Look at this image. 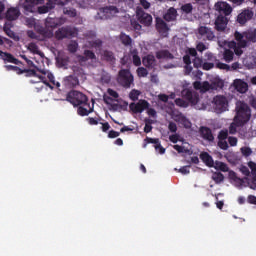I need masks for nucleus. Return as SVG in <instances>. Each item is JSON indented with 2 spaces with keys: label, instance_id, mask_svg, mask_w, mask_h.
<instances>
[{
  "label": "nucleus",
  "instance_id": "a18cd8bd",
  "mask_svg": "<svg viewBox=\"0 0 256 256\" xmlns=\"http://www.w3.org/2000/svg\"><path fill=\"white\" fill-rule=\"evenodd\" d=\"M139 95H141V91L136 89L131 90V92L129 93L131 101H137L139 99Z\"/></svg>",
  "mask_w": 256,
  "mask_h": 256
},
{
  "label": "nucleus",
  "instance_id": "9d476101",
  "mask_svg": "<svg viewBox=\"0 0 256 256\" xmlns=\"http://www.w3.org/2000/svg\"><path fill=\"white\" fill-rule=\"evenodd\" d=\"M129 107L135 114L143 113L145 109H149V102L147 100H140L137 103L132 102Z\"/></svg>",
  "mask_w": 256,
  "mask_h": 256
},
{
  "label": "nucleus",
  "instance_id": "72a5a7b5",
  "mask_svg": "<svg viewBox=\"0 0 256 256\" xmlns=\"http://www.w3.org/2000/svg\"><path fill=\"white\" fill-rule=\"evenodd\" d=\"M218 139V147L225 150V130L220 131V133L218 134Z\"/></svg>",
  "mask_w": 256,
  "mask_h": 256
},
{
  "label": "nucleus",
  "instance_id": "338daca9",
  "mask_svg": "<svg viewBox=\"0 0 256 256\" xmlns=\"http://www.w3.org/2000/svg\"><path fill=\"white\" fill-rule=\"evenodd\" d=\"M107 93H108V95H110V97H113L114 99H119V93H117V91L109 88L107 90Z\"/></svg>",
  "mask_w": 256,
  "mask_h": 256
},
{
  "label": "nucleus",
  "instance_id": "20e7f679",
  "mask_svg": "<svg viewBox=\"0 0 256 256\" xmlns=\"http://www.w3.org/2000/svg\"><path fill=\"white\" fill-rule=\"evenodd\" d=\"M214 9L218 12L214 23L216 31H225V2H217Z\"/></svg>",
  "mask_w": 256,
  "mask_h": 256
},
{
  "label": "nucleus",
  "instance_id": "aec40b11",
  "mask_svg": "<svg viewBox=\"0 0 256 256\" xmlns=\"http://www.w3.org/2000/svg\"><path fill=\"white\" fill-rule=\"evenodd\" d=\"M142 64L147 69H154L155 65H157V60L154 55L148 54L142 58Z\"/></svg>",
  "mask_w": 256,
  "mask_h": 256
},
{
  "label": "nucleus",
  "instance_id": "a211bd4d",
  "mask_svg": "<svg viewBox=\"0 0 256 256\" xmlns=\"http://www.w3.org/2000/svg\"><path fill=\"white\" fill-rule=\"evenodd\" d=\"M63 85L66 89H73L79 85V78L77 76H67L63 79Z\"/></svg>",
  "mask_w": 256,
  "mask_h": 256
},
{
  "label": "nucleus",
  "instance_id": "69168bd1",
  "mask_svg": "<svg viewBox=\"0 0 256 256\" xmlns=\"http://www.w3.org/2000/svg\"><path fill=\"white\" fill-rule=\"evenodd\" d=\"M196 49L199 53H203V51L207 50V46L203 42H200L197 44Z\"/></svg>",
  "mask_w": 256,
  "mask_h": 256
},
{
  "label": "nucleus",
  "instance_id": "dca6fc26",
  "mask_svg": "<svg viewBox=\"0 0 256 256\" xmlns=\"http://www.w3.org/2000/svg\"><path fill=\"white\" fill-rule=\"evenodd\" d=\"M199 133L204 141H209V143H213L215 141V136H213V131H211V128L201 126L199 128Z\"/></svg>",
  "mask_w": 256,
  "mask_h": 256
},
{
  "label": "nucleus",
  "instance_id": "13d9d810",
  "mask_svg": "<svg viewBox=\"0 0 256 256\" xmlns=\"http://www.w3.org/2000/svg\"><path fill=\"white\" fill-rule=\"evenodd\" d=\"M43 75L47 76V79H49L50 83H52V85H55V76L53 75V73L47 71H42Z\"/></svg>",
  "mask_w": 256,
  "mask_h": 256
},
{
  "label": "nucleus",
  "instance_id": "b1692460",
  "mask_svg": "<svg viewBox=\"0 0 256 256\" xmlns=\"http://www.w3.org/2000/svg\"><path fill=\"white\" fill-rule=\"evenodd\" d=\"M234 87L238 93H247L249 89V85H247L243 80H235Z\"/></svg>",
  "mask_w": 256,
  "mask_h": 256
},
{
  "label": "nucleus",
  "instance_id": "393cba45",
  "mask_svg": "<svg viewBox=\"0 0 256 256\" xmlns=\"http://www.w3.org/2000/svg\"><path fill=\"white\" fill-rule=\"evenodd\" d=\"M174 120L177 123H180V125H183L185 129H191V121H189L183 114H177Z\"/></svg>",
  "mask_w": 256,
  "mask_h": 256
},
{
  "label": "nucleus",
  "instance_id": "5fc2aeb1",
  "mask_svg": "<svg viewBox=\"0 0 256 256\" xmlns=\"http://www.w3.org/2000/svg\"><path fill=\"white\" fill-rule=\"evenodd\" d=\"M78 47H79V44H77V42H72L68 45V51L70 53H77Z\"/></svg>",
  "mask_w": 256,
  "mask_h": 256
},
{
  "label": "nucleus",
  "instance_id": "774afa93",
  "mask_svg": "<svg viewBox=\"0 0 256 256\" xmlns=\"http://www.w3.org/2000/svg\"><path fill=\"white\" fill-rule=\"evenodd\" d=\"M154 149L156 151H159L160 155H164V153H165V148L163 146H161V143L154 145Z\"/></svg>",
  "mask_w": 256,
  "mask_h": 256
},
{
  "label": "nucleus",
  "instance_id": "423d86ee",
  "mask_svg": "<svg viewBox=\"0 0 256 256\" xmlns=\"http://www.w3.org/2000/svg\"><path fill=\"white\" fill-rule=\"evenodd\" d=\"M136 17L138 18L139 23L145 25V27H149L151 23H153V16L151 14L145 12L143 8L136 9Z\"/></svg>",
  "mask_w": 256,
  "mask_h": 256
},
{
  "label": "nucleus",
  "instance_id": "c756f323",
  "mask_svg": "<svg viewBox=\"0 0 256 256\" xmlns=\"http://www.w3.org/2000/svg\"><path fill=\"white\" fill-rule=\"evenodd\" d=\"M156 58L158 59H175V56L169 52V50H159L156 52Z\"/></svg>",
  "mask_w": 256,
  "mask_h": 256
},
{
  "label": "nucleus",
  "instance_id": "6e6552de",
  "mask_svg": "<svg viewBox=\"0 0 256 256\" xmlns=\"http://www.w3.org/2000/svg\"><path fill=\"white\" fill-rule=\"evenodd\" d=\"M213 109L215 113H224L225 112V96L217 95L213 98L212 101Z\"/></svg>",
  "mask_w": 256,
  "mask_h": 256
},
{
  "label": "nucleus",
  "instance_id": "6e6d98bb",
  "mask_svg": "<svg viewBox=\"0 0 256 256\" xmlns=\"http://www.w3.org/2000/svg\"><path fill=\"white\" fill-rule=\"evenodd\" d=\"M241 127V125H238L237 122H235V118H234V123H232L229 127V133H231L232 135L237 133V128Z\"/></svg>",
  "mask_w": 256,
  "mask_h": 256
},
{
  "label": "nucleus",
  "instance_id": "09e8293b",
  "mask_svg": "<svg viewBox=\"0 0 256 256\" xmlns=\"http://www.w3.org/2000/svg\"><path fill=\"white\" fill-rule=\"evenodd\" d=\"M28 49L31 53L39 55V46H37V44L31 42L30 44H28Z\"/></svg>",
  "mask_w": 256,
  "mask_h": 256
},
{
  "label": "nucleus",
  "instance_id": "a878e982",
  "mask_svg": "<svg viewBox=\"0 0 256 256\" xmlns=\"http://www.w3.org/2000/svg\"><path fill=\"white\" fill-rule=\"evenodd\" d=\"M119 40L121 41L122 45L124 47H133V38L131 36L127 35L124 32H121L119 35Z\"/></svg>",
  "mask_w": 256,
  "mask_h": 256
},
{
  "label": "nucleus",
  "instance_id": "f3484780",
  "mask_svg": "<svg viewBox=\"0 0 256 256\" xmlns=\"http://www.w3.org/2000/svg\"><path fill=\"white\" fill-rule=\"evenodd\" d=\"M21 16V10L17 7H10L5 13V19L7 21H17Z\"/></svg>",
  "mask_w": 256,
  "mask_h": 256
},
{
  "label": "nucleus",
  "instance_id": "f8f14e48",
  "mask_svg": "<svg viewBox=\"0 0 256 256\" xmlns=\"http://www.w3.org/2000/svg\"><path fill=\"white\" fill-rule=\"evenodd\" d=\"M253 10L251 9H244L240 14H238L237 16V22L240 25H245V23H247V21H251V19H253Z\"/></svg>",
  "mask_w": 256,
  "mask_h": 256
},
{
  "label": "nucleus",
  "instance_id": "6ab92c4d",
  "mask_svg": "<svg viewBox=\"0 0 256 256\" xmlns=\"http://www.w3.org/2000/svg\"><path fill=\"white\" fill-rule=\"evenodd\" d=\"M156 29L160 35H167L169 33V26L162 18H156Z\"/></svg>",
  "mask_w": 256,
  "mask_h": 256
},
{
  "label": "nucleus",
  "instance_id": "2f4dec72",
  "mask_svg": "<svg viewBox=\"0 0 256 256\" xmlns=\"http://www.w3.org/2000/svg\"><path fill=\"white\" fill-rule=\"evenodd\" d=\"M104 12L107 14V17H115L119 13V9L116 6H109L104 8Z\"/></svg>",
  "mask_w": 256,
  "mask_h": 256
},
{
  "label": "nucleus",
  "instance_id": "ddd939ff",
  "mask_svg": "<svg viewBox=\"0 0 256 256\" xmlns=\"http://www.w3.org/2000/svg\"><path fill=\"white\" fill-rule=\"evenodd\" d=\"M0 59H2L5 65H7V63H13L14 65H21V61L15 58L13 54L9 52H3V50H0Z\"/></svg>",
  "mask_w": 256,
  "mask_h": 256
},
{
  "label": "nucleus",
  "instance_id": "7c9ffc66",
  "mask_svg": "<svg viewBox=\"0 0 256 256\" xmlns=\"http://www.w3.org/2000/svg\"><path fill=\"white\" fill-rule=\"evenodd\" d=\"M131 55H132L133 65H135V67H140L141 57H139V52L137 51V49L132 50Z\"/></svg>",
  "mask_w": 256,
  "mask_h": 256
},
{
  "label": "nucleus",
  "instance_id": "cd10ccee",
  "mask_svg": "<svg viewBox=\"0 0 256 256\" xmlns=\"http://www.w3.org/2000/svg\"><path fill=\"white\" fill-rule=\"evenodd\" d=\"M200 159L203 161V163H205V165H207V167H213V165H215L213 157H211V155H209L207 152H202L200 154Z\"/></svg>",
  "mask_w": 256,
  "mask_h": 256
},
{
  "label": "nucleus",
  "instance_id": "8fccbe9b",
  "mask_svg": "<svg viewBox=\"0 0 256 256\" xmlns=\"http://www.w3.org/2000/svg\"><path fill=\"white\" fill-rule=\"evenodd\" d=\"M64 15H68V17H77V10H75V8H65Z\"/></svg>",
  "mask_w": 256,
  "mask_h": 256
},
{
  "label": "nucleus",
  "instance_id": "603ef678",
  "mask_svg": "<svg viewBox=\"0 0 256 256\" xmlns=\"http://www.w3.org/2000/svg\"><path fill=\"white\" fill-rule=\"evenodd\" d=\"M23 73H26V77H38L35 69H22Z\"/></svg>",
  "mask_w": 256,
  "mask_h": 256
},
{
  "label": "nucleus",
  "instance_id": "ea45409f",
  "mask_svg": "<svg viewBox=\"0 0 256 256\" xmlns=\"http://www.w3.org/2000/svg\"><path fill=\"white\" fill-rule=\"evenodd\" d=\"M3 31L8 37H10V39H15V32L11 30V27H9L7 24L4 25Z\"/></svg>",
  "mask_w": 256,
  "mask_h": 256
},
{
  "label": "nucleus",
  "instance_id": "37998d69",
  "mask_svg": "<svg viewBox=\"0 0 256 256\" xmlns=\"http://www.w3.org/2000/svg\"><path fill=\"white\" fill-rule=\"evenodd\" d=\"M181 11H183V13H186L187 15H189V13H193V4L187 3L182 5Z\"/></svg>",
  "mask_w": 256,
  "mask_h": 256
},
{
  "label": "nucleus",
  "instance_id": "1a4fd4ad",
  "mask_svg": "<svg viewBox=\"0 0 256 256\" xmlns=\"http://www.w3.org/2000/svg\"><path fill=\"white\" fill-rule=\"evenodd\" d=\"M217 58L211 52L205 54V59L202 64L203 71H211L215 67V61Z\"/></svg>",
  "mask_w": 256,
  "mask_h": 256
},
{
  "label": "nucleus",
  "instance_id": "c85d7f7f",
  "mask_svg": "<svg viewBox=\"0 0 256 256\" xmlns=\"http://www.w3.org/2000/svg\"><path fill=\"white\" fill-rule=\"evenodd\" d=\"M102 59H103V61H106L107 63H110L111 65H113L116 61L115 54L109 50L103 51Z\"/></svg>",
  "mask_w": 256,
  "mask_h": 256
},
{
  "label": "nucleus",
  "instance_id": "58836bf2",
  "mask_svg": "<svg viewBox=\"0 0 256 256\" xmlns=\"http://www.w3.org/2000/svg\"><path fill=\"white\" fill-rule=\"evenodd\" d=\"M205 60H203V58H199V57H195L192 61L193 66L195 67V69H202L203 67V63Z\"/></svg>",
  "mask_w": 256,
  "mask_h": 256
},
{
  "label": "nucleus",
  "instance_id": "5701e85b",
  "mask_svg": "<svg viewBox=\"0 0 256 256\" xmlns=\"http://www.w3.org/2000/svg\"><path fill=\"white\" fill-rule=\"evenodd\" d=\"M164 21L168 23L177 19V9L170 7L167 12L163 15Z\"/></svg>",
  "mask_w": 256,
  "mask_h": 256
},
{
  "label": "nucleus",
  "instance_id": "4c0bfd02",
  "mask_svg": "<svg viewBox=\"0 0 256 256\" xmlns=\"http://www.w3.org/2000/svg\"><path fill=\"white\" fill-rule=\"evenodd\" d=\"M240 152L243 157H251V155H253V150L249 146H244L240 148Z\"/></svg>",
  "mask_w": 256,
  "mask_h": 256
},
{
  "label": "nucleus",
  "instance_id": "2eb2a0df",
  "mask_svg": "<svg viewBox=\"0 0 256 256\" xmlns=\"http://www.w3.org/2000/svg\"><path fill=\"white\" fill-rule=\"evenodd\" d=\"M55 37L59 41H61V39H69V37H73V30L70 27L59 28L55 32Z\"/></svg>",
  "mask_w": 256,
  "mask_h": 256
},
{
  "label": "nucleus",
  "instance_id": "a19ab883",
  "mask_svg": "<svg viewBox=\"0 0 256 256\" xmlns=\"http://www.w3.org/2000/svg\"><path fill=\"white\" fill-rule=\"evenodd\" d=\"M212 179L215 183H221L225 179V176L221 172H215L212 174Z\"/></svg>",
  "mask_w": 256,
  "mask_h": 256
},
{
  "label": "nucleus",
  "instance_id": "c03bdc74",
  "mask_svg": "<svg viewBox=\"0 0 256 256\" xmlns=\"http://www.w3.org/2000/svg\"><path fill=\"white\" fill-rule=\"evenodd\" d=\"M173 149H175V151H177V153H186L187 155H191V150L189 149H185V147L180 146V145H174Z\"/></svg>",
  "mask_w": 256,
  "mask_h": 256
},
{
  "label": "nucleus",
  "instance_id": "9b49d317",
  "mask_svg": "<svg viewBox=\"0 0 256 256\" xmlns=\"http://www.w3.org/2000/svg\"><path fill=\"white\" fill-rule=\"evenodd\" d=\"M45 0H25L23 5L24 11L27 13H36L37 9L35 8L36 5H44Z\"/></svg>",
  "mask_w": 256,
  "mask_h": 256
},
{
  "label": "nucleus",
  "instance_id": "412c9836",
  "mask_svg": "<svg viewBox=\"0 0 256 256\" xmlns=\"http://www.w3.org/2000/svg\"><path fill=\"white\" fill-rule=\"evenodd\" d=\"M248 167L251 169V173L253 175L252 180L247 178L248 185L250 189H256V163L255 162H249Z\"/></svg>",
  "mask_w": 256,
  "mask_h": 256
},
{
  "label": "nucleus",
  "instance_id": "4468645a",
  "mask_svg": "<svg viewBox=\"0 0 256 256\" xmlns=\"http://www.w3.org/2000/svg\"><path fill=\"white\" fill-rule=\"evenodd\" d=\"M198 33L203 37L204 41H213V39H215V33H213V30L209 27L200 26L198 28Z\"/></svg>",
  "mask_w": 256,
  "mask_h": 256
},
{
  "label": "nucleus",
  "instance_id": "0e129e2a",
  "mask_svg": "<svg viewBox=\"0 0 256 256\" xmlns=\"http://www.w3.org/2000/svg\"><path fill=\"white\" fill-rule=\"evenodd\" d=\"M145 141H146V143H152L153 145H159L161 143L159 141V138H149V137H146Z\"/></svg>",
  "mask_w": 256,
  "mask_h": 256
},
{
  "label": "nucleus",
  "instance_id": "680f3d73",
  "mask_svg": "<svg viewBox=\"0 0 256 256\" xmlns=\"http://www.w3.org/2000/svg\"><path fill=\"white\" fill-rule=\"evenodd\" d=\"M119 135H121V133H120V132H117V131H115V130H110V131L108 132V138H109V139H117V137H119Z\"/></svg>",
  "mask_w": 256,
  "mask_h": 256
},
{
  "label": "nucleus",
  "instance_id": "f03ea898",
  "mask_svg": "<svg viewBox=\"0 0 256 256\" xmlns=\"http://www.w3.org/2000/svg\"><path fill=\"white\" fill-rule=\"evenodd\" d=\"M235 123L238 125H245L251 119V109L245 102H236V116L234 117Z\"/></svg>",
  "mask_w": 256,
  "mask_h": 256
},
{
  "label": "nucleus",
  "instance_id": "f704fd0d",
  "mask_svg": "<svg viewBox=\"0 0 256 256\" xmlns=\"http://www.w3.org/2000/svg\"><path fill=\"white\" fill-rule=\"evenodd\" d=\"M228 179H230L231 183H237L238 185H241L243 181L237 177V174L233 171L228 172Z\"/></svg>",
  "mask_w": 256,
  "mask_h": 256
},
{
  "label": "nucleus",
  "instance_id": "f257e3e1",
  "mask_svg": "<svg viewBox=\"0 0 256 256\" xmlns=\"http://www.w3.org/2000/svg\"><path fill=\"white\" fill-rule=\"evenodd\" d=\"M244 37H246L248 41L256 43V29H250L243 34L235 32V39L238 41V46L237 43L233 41L229 42L228 47L231 50L225 51V61H233V53L236 55H243V50L241 49L247 47V41L243 40Z\"/></svg>",
  "mask_w": 256,
  "mask_h": 256
},
{
  "label": "nucleus",
  "instance_id": "de8ad7c7",
  "mask_svg": "<svg viewBox=\"0 0 256 256\" xmlns=\"http://www.w3.org/2000/svg\"><path fill=\"white\" fill-rule=\"evenodd\" d=\"M89 45L94 49H99L103 46V41L101 39L92 40L89 42Z\"/></svg>",
  "mask_w": 256,
  "mask_h": 256
},
{
  "label": "nucleus",
  "instance_id": "473e14b6",
  "mask_svg": "<svg viewBox=\"0 0 256 256\" xmlns=\"http://www.w3.org/2000/svg\"><path fill=\"white\" fill-rule=\"evenodd\" d=\"M46 27H49L50 29H55L59 26V22L55 18L48 17L46 18Z\"/></svg>",
  "mask_w": 256,
  "mask_h": 256
},
{
  "label": "nucleus",
  "instance_id": "39448f33",
  "mask_svg": "<svg viewBox=\"0 0 256 256\" xmlns=\"http://www.w3.org/2000/svg\"><path fill=\"white\" fill-rule=\"evenodd\" d=\"M133 74H131V71L127 69H122L118 73V79L117 82L121 87H124L125 89H129L131 85H133Z\"/></svg>",
  "mask_w": 256,
  "mask_h": 256
},
{
  "label": "nucleus",
  "instance_id": "0eeeda50",
  "mask_svg": "<svg viewBox=\"0 0 256 256\" xmlns=\"http://www.w3.org/2000/svg\"><path fill=\"white\" fill-rule=\"evenodd\" d=\"M182 97L183 99H186L188 103L191 105H197L199 103V93L196 91H193L189 88H185L182 90Z\"/></svg>",
  "mask_w": 256,
  "mask_h": 256
},
{
  "label": "nucleus",
  "instance_id": "e2e57ef3",
  "mask_svg": "<svg viewBox=\"0 0 256 256\" xmlns=\"http://www.w3.org/2000/svg\"><path fill=\"white\" fill-rule=\"evenodd\" d=\"M168 129L170 133H177V124L175 122H169Z\"/></svg>",
  "mask_w": 256,
  "mask_h": 256
},
{
  "label": "nucleus",
  "instance_id": "c9c22d12",
  "mask_svg": "<svg viewBox=\"0 0 256 256\" xmlns=\"http://www.w3.org/2000/svg\"><path fill=\"white\" fill-rule=\"evenodd\" d=\"M144 123V133H151V131H153V120L145 118Z\"/></svg>",
  "mask_w": 256,
  "mask_h": 256
},
{
  "label": "nucleus",
  "instance_id": "4be33fe9",
  "mask_svg": "<svg viewBox=\"0 0 256 256\" xmlns=\"http://www.w3.org/2000/svg\"><path fill=\"white\" fill-rule=\"evenodd\" d=\"M51 9H55V3H53V0H49L46 5L39 6L36 11L39 15H45V13H49Z\"/></svg>",
  "mask_w": 256,
  "mask_h": 256
},
{
  "label": "nucleus",
  "instance_id": "3c124183",
  "mask_svg": "<svg viewBox=\"0 0 256 256\" xmlns=\"http://www.w3.org/2000/svg\"><path fill=\"white\" fill-rule=\"evenodd\" d=\"M137 75L138 77H147V75H149V71H147L145 67H139L137 69Z\"/></svg>",
  "mask_w": 256,
  "mask_h": 256
},
{
  "label": "nucleus",
  "instance_id": "052dcab7",
  "mask_svg": "<svg viewBox=\"0 0 256 256\" xmlns=\"http://www.w3.org/2000/svg\"><path fill=\"white\" fill-rule=\"evenodd\" d=\"M190 168H191V165H187V166L181 167L178 171L182 175H189V173H191V171L189 170Z\"/></svg>",
  "mask_w": 256,
  "mask_h": 256
},
{
  "label": "nucleus",
  "instance_id": "7ed1b4c3",
  "mask_svg": "<svg viewBox=\"0 0 256 256\" xmlns=\"http://www.w3.org/2000/svg\"><path fill=\"white\" fill-rule=\"evenodd\" d=\"M66 101L71 103L74 107H79L80 105H84V107H89V98L87 95L83 94V92L72 90L68 92L66 96Z\"/></svg>",
  "mask_w": 256,
  "mask_h": 256
},
{
  "label": "nucleus",
  "instance_id": "79ce46f5",
  "mask_svg": "<svg viewBox=\"0 0 256 256\" xmlns=\"http://www.w3.org/2000/svg\"><path fill=\"white\" fill-rule=\"evenodd\" d=\"M212 85V91H217V89H223L224 87V82L223 80H215L214 82L211 83Z\"/></svg>",
  "mask_w": 256,
  "mask_h": 256
},
{
  "label": "nucleus",
  "instance_id": "bb28decb",
  "mask_svg": "<svg viewBox=\"0 0 256 256\" xmlns=\"http://www.w3.org/2000/svg\"><path fill=\"white\" fill-rule=\"evenodd\" d=\"M93 107H91V104H89V107L85 105L78 106L77 113L80 115V117H87L90 113H93Z\"/></svg>",
  "mask_w": 256,
  "mask_h": 256
},
{
  "label": "nucleus",
  "instance_id": "bf43d9fd",
  "mask_svg": "<svg viewBox=\"0 0 256 256\" xmlns=\"http://www.w3.org/2000/svg\"><path fill=\"white\" fill-rule=\"evenodd\" d=\"M223 194H217L216 195V207L217 209H223V206L225 205V202L223 200H219V197H221Z\"/></svg>",
  "mask_w": 256,
  "mask_h": 256
},
{
  "label": "nucleus",
  "instance_id": "e433bc0d",
  "mask_svg": "<svg viewBox=\"0 0 256 256\" xmlns=\"http://www.w3.org/2000/svg\"><path fill=\"white\" fill-rule=\"evenodd\" d=\"M4 68L6 71H14L17 73V75H23V69H21L19 66L5 65Z\"/></svg>",
  "mask_w": 256,
  "mask_h": 256
},
{
  "label": "nucleus",
  "instance_id": "4d7b16f0",
  "mask_svg": "<svg viewBox=\"0 0 256 256\" xmlns=\"http://www.w3.org/2000/svg\"><path fill=\"white\" fill-rule=\"evenodd\" d=\"M84 55H85V57L87 58L88 61H89V59H92V60L97 59V56L91 50H85Z\"/></svg>",
  "mask_w": 256,
  "mask_h": 256
},
{
  "label": "nucleus",
  "instance_id": "864d4df0",
  "mask_svg": "<svg viewBox=\"0 0 256 256\" xmlns=\"http://www.w3.org/2000/svg\"><path fill=\"white\" fill-rule=\"evenodd\" d=\"M175 105H177V107H188L189 103L182 98H176Z\"/></svg>",
  "mask_w": 256,
  "mask_h": 256
},
{
  "label": "nucleus",
  "instance_id": "49530a36",
  "mask_svg": "<svg viewBox=\"0 0 256 256\" xmlns=\"http://www.w3.org/2000/svg\"><path fill=\"white\" fill-rule=\"evenodd\" d=\"M202 93H207V91H213V86L207 81L202 83V88L200 90Z\"/></svg>",
  "mask_w": 256,
  "mask_h": 256
}]
</instances>
